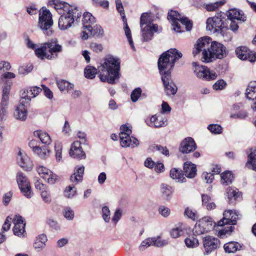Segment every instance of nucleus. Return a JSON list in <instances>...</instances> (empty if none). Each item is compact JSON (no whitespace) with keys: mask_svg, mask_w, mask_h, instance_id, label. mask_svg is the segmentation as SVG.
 <instances>
[{"mask_svg":"<svg viewBox=\"0 0 256 256\" xmlns=\"http://www.w3.org/2000/svg\"><path fill=\"white\" fill-rule=\"evenodd\" d=\"M120 60L112 56L108 55L100 63L98 69L92 66H87L84 70V76L89 79L94 78L96 73L102 82H106L110 84H114L116 80L120 78Z\"/></svg>","mask_w":256,"mask_h":256,"instance_id":"1","label":"nucleus"},{"mask_svg":"<svg viewBox=\"0 0 256 256\" xmlns=\"http://www.w3.org/2000/svg\"><path fill=\"white\" fill-rule=\"evenodd\" d=\"M182 56V54L176 48H171L160 55L158 64L162 78L171 76V70L175 62Z\"/></svg>","mask_w":256,"mask_h":256,"instance_id":"2","label":"nucleus"},{"mask_svg":"<svg viewBox=\"0 0 256 256\" xmlns=\"http://www.w3.org/2000/svg\"><path fill=\"white\" fill-rule=\"evenodd\" d=\"M225 14L224 12L217 13L214 16L208 18L206 20V30L216 36H222L224 40L232 38L227 26L225 24Z\"/></svg>","mask_w":256,"mask_h":256,"instance_id":"3","label":"nucleus"},{"mask_svg":"<svg viewBox=\"0 0 256 256\" xmlns=\"http://www.w3.org/2000/svg\"><path fill=\"white\" fill-rule=\"evenodd\" d=\"M62 47L54 38L44 44L36 50V55L41 60H53L58 58V53L62 52Z\"/></svg>","mask_w":256,"mask_h":256,"instance_id":"4","label":"nucleus"},{"mask_svg":"<svg viewBox=\"0 0 256 256\" xmlns=\"http://www.w3.org/2000/svg\"><path fill=\"white\" fill-rule=\"evenodd\" d=\"M153 18L150 14L143 13L140 19V26L142 40L148 42L151 40L154 33L162 31V28L156 24H153Z\"/></svg>","mask_w":256,"mask_h":256,"instance_id":"5","label":"nucleus"},{"mask_svg":"<svg viewBox=\"0 0 256 256\" xmlns=\"http://www.w3.org/2000/svg\"><path fill=\"white\" fill-rule=\"evenodd\" d=\"M82 12L77 7L68 10L67 12L61 14L58 20V27L65 30L72 26L74 21H78L81 17Z\"/></svg>","mask_w":256,"mask_h":256,"instance_id":"6","label":"nucleus"},{"mask_svg":"<svg viewBox=\"0 0 256 256\" xmlns=\"http://www.w3.org/2000/svg\"><path fill=\"white\" fill-rule=\"evenodd\" d=\"M228 53V50L223 44L212 41L208 53H204L206 62H210L216 59H222L227 56Z\"/></svg>","mask_w":256,"mask_h":256,"instance_id":"7","label":"nucleus"},{"mask_svg":"<svg viewBox=\"0 0 256 256\" xmlns=\"http://www.w3.org/2000/svg\"><path fill=\"white\" fill-rule=\"evenodd\" d=\"M168 18L171 21L173 30L177 32H182L178 22H180L182 24L185 26L186 30L189 31L192 28V22L187 17L182 16L176 11L172 10L169 12Z\"/></svg>","mask_w":256,"mask_h":256,"instance_id":"8","label":"nucleus"},{"mask_svg":"<svg viewBox=\"0 0 256 256\" xmlns=\"http://www.w3.org/2000/svg\"><path fill=\"white\" fill-rule=\"evenodd\" d=\"M52 24V15L50 10L42 8V11L39 12V27L44 34L48 36L52 34L51 27Z\"/></svg>","mask_w":256,"mask_h":256,"instance_id":"9","label":"nucleus"},{"mask_svg":"<svg viewBox=\"0 0 256 256\" xmlns=\"http://www.w3.org/2000/svg\"><path fill=\"white\" fill-rule=\"evenodd\" d=\"M192 70L197 78L202 80H214L217 77L216 72L211 71L204 66L200 65L197 62L192 63Z\"/></svg>","mask_w":256,"mask_h":256,"instance_id":"10","label":"nucleus"},{"mask_svg":"<svg viewBox=\"0 0 256 256\" xmlns=\"http://www.w3.org/2000/svg\"><path fill=\"white\" fill-rule=\"evenodd\" d=\"M212 42V39L208 36L203 37L198 39L194 44L193 50L192 54L194 56H196L200 52H202V60L203 62H206L204 53H208Z\"/></svg>","mask_w":256,"mask_h":256,"instance_id":"11","label":"nucleus"},{"mask_svg":"<svg viewBox=\"0 0 256 256\" xmlns=\"http://www.w3.org/2000/svg\"><path fill=\"white\" fill-rule=\"evenodd\" d=\"M16 182L20 192L27 198H30L32 196V192L30 182L26 176L22 172H18L16 176Z\"/></svg>","mask_w":256,"mask_h":256,"instance_id":"12","label":"nucleus"},{"mask_svg":"<svg viewBox=\"0 0 256 256\" xmlns=\"http://www.w3.org/2000/svg\"><path fill=\"white\" fill-rule=\"evenodd\" d=\"M116 10L122 16V18L124 22V30L125 34L126 36L129 44L132 50H136L134 46V42L132 39L131 31L128 27L127 23L126 18L124 14V9L122 6V2L120 0H116Z\"/></svg>","mask_w":256,"mask_h":256,"instance_id":"13","label":"nucleus"},{"mask_svg":"<svg viewBox=\"0 0 256 256\" xmlns=\"http://www.w3.org/2000/svg\"><path fill=\"white\" fill-rule=\"evenodd\" d=\"M204 254L209 255L220 246V241L212 236H207L202 238Z\"/></svg>","mask_w":256,"mask_h":256,"instance_id":"14","label":"nucleus"},{"mask_svg":"<svg viewBox=\"0 0 256 256\" xmlns=\"http://www.w3.org/2000/svg\"><path fill=\"white\" fill-rule=\"evenodd\" d=\"M239 212L236 210H226L223 213V218L218 222V226H222L225 224L235 225L240 218Z\"/></svg>","mask_w":256,"mask_h":256,"instance_id":"15","label":"nucleus"},{"mask_svg":"<svg viewBox=\"0 0 256 256\" xmlns=\"http://www.w3.org/2000/svg\"><path fill=\"white\" fill-rule=\"evenodd\" d=\"M16 159L18 165L25 170L30 171L32 168L33 163L24 151L18 150Z\"/></svg>","mask_w":256,"mask_h":256,"instance_id":"16","label":"nucleus"},{"mask_svg":"<svg viewBox=\"0 0 256 256\" xmlns=\"http://www.w3.org/2000/svg\"><path fill=\"white\" fill-rule=\"evenodd\" d=\"M36 170L39 175L48 184H54L56 182L58 176L50 170L45 166H39Z\"/></svg>","mask_w":256,"mask_h":256,"instance_id":"17","label":"nucleus"},{"mask_svg":"<svg viewBox=\"0 0 256 256\" xmlns=\"http://www.w3.org/2000/svg\"><path fill=\"white\" fill-rule=\"evenodd\" d=\"M14 224L13 228L14 234L19 237L24 236L26 223L24 222L22 216L16 215L13 218Z\"/></svg>","mask_w":256,"mask_h":256,"instance_id":"18","label":"nucleus"},{"mask_svg":"<svg viewBox=\"0 0 256 256\" xmlns=\"http://www.w3.org/2000/svg\"><path fill=\"white\" fill-rule=\"evenodd\" d=\"M48 6L54 8L60 15L74 8L68 4L60 0H50L48 2Z\"/></svg>","mask_w":256,"mask_h":256,"instance_id":"19","label":"nucleus"},{"mask_svg":"<svg viewBox=\"0 0 256 256\" xmlns=\"http://www.w3.org/2000/svg\"><path fill=\"white\" fill-rule=\"evenodd\" d=\"M26 104L24 102V100H20V104L16 107L14 112V116L15 118L20 121H25L27 118L28 108Z\"/></svg>","mask_w":256,"mask_h":256,"instance_id":"20","label":"nucleus"},{"mask_svg":"<svg viewBox=\"0 0 256 256\" xmlns=\"http://www.w3.org/2000/svg\"><path fill=\"white\" fill-rule=\"evenodd\" d=\"M196 148L194 140L191 137L185 138L180 143L179 150L182 154H188Z\"/></svg>","mask_w":256,"mask_h":256,"instance_id":"21","label":"nucleus"},{"mask_svg":"<svg viewBox=\"0 0 256 256\" xmlns=\"http://www.w3.org/2000/svg\"><path fill=\"white\" fill-rule=\"evenodd\" d=\"M145 122L146 124L152 128H161L167 125V119L162 116L153 115L150 118H148Z\"/></svg>","mask_w":256,"mask_h":256,"instance_id":"22","label":"nucleus"},{"mask_svg":"<svg viewBox=\"0 0 256 256\" xmlns=\"http://www.w3.org/2000/svg\"><path fill=\"white\" fill-rule=\"evenodd\" d=\"M70 155L71 157L78 160L84 159L86 158V154L82 149L80 142L74 141L72 144L70 150Z\"/></svg>","mask_w":256,"mask_h":256,"instance_id":"23","label":"nucleus"},{"mask_svg":"<svg viewBox=\"0 0 256 256\" xmlns=\"http://www.w3.org/2000/svg\"><path fill=\"white\" fill-rule=\"evenodd\" d=\"M162 80L164 86L165 92L167 96L174 95L178 90L176 85L171 80V76H163Z\"/></svg>","mask_w":256,"mask_h":256,"instance_id":"24","label":"nucleus"},{"mask_svg":"<svg viewBox=\"0 0 256 256\" xmlns=\"http://www.w3.org/2000/svg\"><path fill=\"white\" fill-rule=\"evenodd\" d=\"M122 134V137L120 138V144L122 147L134 148L139 144L138 140L136 138L130 135L128 136V134L125 135V134Z\"/></svg>","mask_w":256,"mask_h":256,"instance_id":"25","label":"nucleus"},{"mask_svg":"<svg viewBox=\"0 0 256 256\" xmlns=\"http://www.w3.org/2000/svg\"><path fill=\"white\" fill-rule=\"evenodd\" d=\"M248 160L246 166L256 172V148H251L247 152Z\"/></svg>","mask_w":256,"mask_h":256,"instance_id":"26","label":"nucleus"},{"mask_svg":"<svg viewBox=\"0 0 256 256\" xmlns=\"http://www.w3.org/2000/svg\"><path fill=\"white\" fill-rule=\"evenodd\" d=\"M207 233L213 230L216 223L210 217H204L198 222Z\"/></svg>","mask_w":256,"mask_h":256,"instance_id":"27","label":"nucleus"},{"mask_svg":"<svg viewBox=\"0 0 256 256\" xmlns=\"http://www.w3.org/2000/svg\"><path fill=\"white\" fill-rule=\"evenodd\" d=\"M226 192L230 204L234 203V201L240 199L242 196L241 193L236 188H228Z\"/></svg>","mask_w":256,"mask_h":256,"instance_id":"28","label":"nucleus"},{"mask_svg":"<svg viewBox=\"0 0 256 256\" xmlns=\"http://www.w3.org/2000/svg\"><path fill=\"white\" fill-rule=\"evenodd\" d=\"M224 252L228 254H234L242 249V245L234 241L229 242L224 245Z\"/></svg>","mask_w":256,"mask_h":256,"instance_id":"29","label":"nucleus"},{"mask_svg":"<svg viewBox=\"0 0 256 256\" xmlns=\"http://www.w3.org/2000/svg\"><path fill=\"white\" fill-rule=\"evenodd\" d=\"M226 14L230 20H237L242 22L246 20V18L242 12L236 8L230 10Z\"/></svg>","mask_w":256,"mask_h":256,"instance_id":"30","label":"nucleus"},{"mask_svg":"<svg viewBox=\"0 0 256 256\" xmlns=\"http://www.w3.org/2000/svg\"><path fill=\"white\" fill-rule=\"evenodd\" d=\"M184 170L186 176L188 178H193L196 175V166L191 162H186L184 164Z\"/></svg>","mask_w":256,"mask_h":256,"instance_id":"31","label":"nucleus"},{"mask_svg":"<svg viewBox=\"0 0 256 256\" xmlns=\"http://www.w3.org/2000/svg\"><path fill=\"white\" fill-rule=\"evenodd\" d=\"M82 22L84 28L86 30L95 23L96 18L90 13L86 12L83 14Z\"/></svg>","mask_w":256,"mask_h":256,"instance_id":"32","label":"nucleus"},{"mask_svg":"<svg viewBox=\"0 0 256 256\" xmlns=\"http://www.w3.org/2000/svg\"><path fill=\"white\" fill-rule=\"evenodd\" d=\"M160 192L163 198L167 200H169L171 198L173 190L170 186L166 184H162L160 185Z\"/></svg>","mask_w":256,"mask_h":256,"instance_id":"33","label":"nucleus"},{"mask_svg":"<svg viewBox=\"0 0 256 256\" xmlns=\"http://www.w3.org/2000/svg\"><path fill=\"white\" fill-rule=\"evenodd\" d=\"M34 135L38 137L42 144H49L51 142L50 137L46 132L38 130L34 132Z\"/></svg>","mask_w":256,"mask_h":256,"instance_id":"34","label":"nucleus"},{"mask_svg":"<svg viewBox=\"0 0 256 256\" xmlns=\"http://www.w3.org/2000/svg\"><path fill=\"white\" fill-rule=\"evenodd\" d=\"M47 240V237L45 234H40L36 238L34 244V248L38 251H40L44 248Z\"/></svg>","mask_w":256,"mask_h":256,"instance_id":"35","label":"nucleus"},{"mask_svg":"<svg viewBox=\"0 0 256 256\" xmlns=\"http://www.w3.org/2000/svg\"><path fill=\"white\" fill-rule=\"evenodd\" d=\"M246 96L248 100L256 98V81L249 83L246 90Z\"/></svg>","mask_w":256,"mask_h":256,"instance_id":"36","label":"nucleus"},{"mask_svg":"<svg viewBox=\"0 0 256 256\" xmlns=\"http://www.w3.org/2000/svg\"><path fill=\"white\" fill-rule=\"evenodd\" d=\"M8 101L4 98L0 102V119L2 121L6 119L8 114Z\"/></svg>","mask_w":256,"mask_h":256,"instance_id":"37","label":"nucleus"},{"mask_svg":"<svg viewBox=\"0 0 256 256\" xmlns=\"http://www.w3.org/2000/svg\"><path fill=\"white\" fill-rule=\"evenodd\" d=\"M56 84L59 90L61 92L64 90L68 92L70 90L73 89L74 87V84H73L70 83L64 80H57Z\"/></svg>","mask_w":256,"mask_h":256,"instance_id":"38","label":"nucleus"},{"mask_svg":"<svg viewBox=\"0 0 256 256\" xmlns=\"http://www.w3.org/2000/svg\"><path fill=\"white\" fill-rule=\"evenodd\" d=\"M170 176L172 179L178 180V182H184V180H185L182 170L176 168L170 170Z\"/></svg>","mask_w":256,"mask_h":256,"instance_id":"39","label":"nucleus"},{"mask_svg":"<svg viewBox=\"0 0 256 256\" xmlns=\"http://www.w3.org/2000/svg\"><path fill=\"white\" fill-rule=\"evenodd\" d=\"M33 152L41 158H46L49 154V150L46 146L35 147L34 148Z\"/></svg>","mask_w":256,"mask_h":256,"instance_id":"40","label":"nucleus"},{"mask_svg":"<svg viewBox=\"0 0 256 256\" xmlns=\"http://www.w3.org/2000/svg\"><path fill=\"white\" fill-rule=\"evenodd\" d=\"M90 35L96 36H102L104 35V30L100 25H96L94 27L91 26L90 28L86 30Z\"/></svg>","mask_w":256,"mask_h":256,"instance_id":"41","label":"nucleus"},{"mask_svg":"<svg viewBox=\"0 0 256 256\" xmlns=\"http://www.w3.org/2000/svg\"><path fill=\"white\" fill-rule=\"evenodd\" d=\"M184 226L182 224H179L178 226L173 228L170 232L173 238H176L182 236L184 232Z\"/></svg>","mask_w":256,"mask_h":256,"instance_id":"42","label":"nucleus"},{"mask_svg":"<svg viewBox=\"0 0 256 256\" xmlns=\"http://www.w3.org/2000/svg\"><path fill=\"white\" fill-rule=\"evenodd\" d=\"M248 50H249L246 46H240L236 48V53L240 59L246 60Z\"/></svg>","mask_w":256,"mask_h":256,"instance_id":"43","label":"nucleus"},{"mask_svg":"<svg viewBox=\"0 0 256 256\" xmlns=\"http://www.w3.org/2000/svg\"><path fill=\"white\" fill-rule=\"evenodd\" d=\"M233 176L230 172L228 171L221 174V181L223 184L226 186L232 183Z\"/></svg>","mask_w":256,"mask_h":256,"instance_id":"44","label":"nucleus"},{"mask_svg":"<svg viewBox=\"0 0 256 256\" xmlns=\"http://www.w3.org/2000/svg\"><path fill=\"white\" fill-rule=\"evenodd\" d=\"M76 194V188L74 185L71 184L67 186L64 190V196L68 198H72Z\"/></svg>","mask_w":256,"mask_h":256,"instance_id":"45","label":"nucleus"},{"mask_svg":"<svg viewBox=\"0 0 256 256\" xmlns=\"http://www.w3.org/2000/svg\"><path fill=\"white\" fill-rule=\"evenodd\" d=\"M184 242L187 247L194 248L199 245L198 240L194 236H190L185 239Z\"/></svg>","mask_w":256,"mask_h":256,"instance_id":"46","label":"nucleus"},{"mask_svg":"<svg viewBox=\"0 0 256 256\" xmlns=\"http://www.w3.org/2000/svg\"><path fill=\"white\" fill-rule=\"evenodd\" d=\"M62 146L61 142H57L55 143L54 150L56 158L58 162H60L62 158Z\"/></svg>","mask_w":256,"mask_h":256,"instance_id":"47","label":"nucleus"},{"mask_svg":"<svg viewBox=\"0 0 256 256\" xmlns=\"http://www.w3.org/2000/svg\"><path fill=\"white\" fill-rule=\"evenodd\" d=\"M62 213L64 217L68 220H72L74 218V212L72 208L69 206L64 208Z\"/></svg>","mask_w":256,"mask_h":256,"instance_id":"48","label":"nucleus"},{"mask_svg":"<svg viewBox=\"0 0 256 256\" xmlns=\"http://www.w3.org/2000/svg\"><path fill=\"white\" fill-rule=\"evenodd\" d=\"M224 4L222 1H218L214 3H210L205 5V8L208 12L216 10L220 6Z\"/></svg>","mask_w":256,"mask_h":256,"instance_id":"49","label":"nucleus"},{"mask_svg":"<svg viewBox=\"0 0 256 256\" xmlns=\"http://www.w3.org/2000/svg\"><path fill=\"white\" fill-rule=\"evenodd\" d=\"M184 215L193 220H196L198 218L197 212L189 208H186Z\"/></svg>","mask_w":256,"mask_h":256,"instance_id":"50","label":"nucleus"},{"mask_svg":"<svg viewBox=\"0 0 256 256\" xmlns=\"http://www.w3.org/2000/svg\"><path fill=\"white\" fill-rule=\"evenodd\" d=\"M152 246L156 247H162L168 244V242L165 240H161L160 237L152 238Z\"/></svg>","mask_w":256,"mask_h":256,"instance_id":"51","label":"nucleus"},{"mask_svg":"<svg viewBox=\"0 0 256 256\" xmlns=\"http://www.w3.org/2000/svg\"><path fill=\"white\" fill-rule=\"evenodd\" d=\"M30 92V87L27 88L26 90H24L22 94V96L20 100H24V102L26 104H29L32 98L28 96V95H31V92Z\"/></svg>","mask_w":256,"mask_h":256,"instance_id":"52","label":"nucleus"},{"mask_svg":"<svg viewBox=\"0 0 256 256\" xmlns=\"http://www.w3.org/2000/svg\"><path fill=\"white\" fill-rule=\"evenodd\" d=\"M208 130L212 134H220L222 132V127L217 124H211L208 127Z\"/></svg>","mask_w":256,"mask_h":256,"instance_id":"53","label":"nucleus"},{"mask_svg":"<svg viewBox=\"0 0 256 256\" xmlns=\"http://www.w3.org/2000/svg\"><path fill=\"white\" fill-rule=\"evenodd\" d=\"M152 238H148L146 239L143 240L140 246L138 247L140 251H143L149 246H152Z\"/></svg>","mask_w":256,"mask_h":256,"instance_id":"54","label":"nucleus"},{"mask_svg":"<svg viewBox=\"0 0 256 256\" xmlns=\"http://www.w3.org/2000/svg\"><path fill=\"white\" fill-rule=\"evenodd\" d=\"M248 116V112L244 110H240L238 113L232 114L230 115L232 118L244 119Z\"/></svg>","mask_w":256,"mask_h":256,"instance_id":"55","label":"nucleus"},{"mask_svg":"<svg viewBox=\"0 0 256 256\" xmlns=\"http://www.w3.org/2000/svg\"><path fill=\"white\" fill-rule=\"evenodd\" d=\"M40 196L42 200L46 204H50L52 202L50 194L48 189L44 192H41Z\"/></svg>","mask_w":256,"mask_h":256,"instance_id":"56","label":"nucleus"},{"mask_svg":"<svg viewBox=\"0 0 256 256\" xmlns=\"http://www.w3.org/2000/svg\"><path fill=\"white\" fill-rule=\"evenodd\" d=\"M142 94V90L140 88H136L132 92L130 98L132 102H136Z\"/></svg>","mask_w":256,"mask_h":256,"instance_id":"57","label":"nucleus"},{"mask_svg":"<svg viewBox=\"0 0 256 256\" xmlns=\"http://www.w3.org/2000/svg\"><path fill=\"white\" fill-rule=\"evenodd\" d=\"M192 232L195 236H199L206 233L204 228H202L198 222H196V224L193 228Z\"/></svg>","mask_w":256,"mask_h":256,"instance_id":"58","label":"nucleus"},{"mask_svg":"<svg viewBox=\"0 0 256 256\" xmlns=\"http://www.w3.org/2000/svg\"><path fill=\"white\" fill-rule=\"evenodd\" d=\"M234 228L232 226H230L220 230L218 232V236L222 238L225 235H230L231 233L234 231Z\"/></svg>","mask_w":256,"mask_h":256,"instance_id":"59","label":"nucleus"},{"mask_svg":"<svg viewBox=\"0 0 256 256\" xmlns=\"http://www.w3.org/2000/svg\"><path fill=\"white\" fill-rule=\"evenodd\" d=\"M102 218L106 222L110 220V210L108 206H104L102 208Z\"/></svg>","mask_w":256,"mask_h":256,"instance_id":"60","label":"nucleus"},{"mask_svg":"<svg viewBox=\"0 0 256 256\" xmlns=\"http://www.w3.org/2000/svg\"><path fill=\"white\" fill-rule=\"evenodd\" d=\"M132 131L131 130V128L130 126H128L127 125L124 124L122 125L120 128V132L119 134L120 138L122 137V134H125L126 135H130L132 134Z\"/></svg>","mask_w":256,"mask_h":256,"instance_id":"61","label":"nucleus"},{"mask_svg":"<svg viewBox=\"0 0 256 256\" xmlns=\"http://www.w3.org/2000/svg\"><path fill=\"white\" fill-rule=\"evenodd\" d=\"M84 166L83 165L77 166L74 168V174H76L83 179Z\"/></svg>","mask_w":256,"mask_h":256,"instance_id":"62","label":"nucleus"},{"mask_svg":"<svg viewBox=\"0 0 256 256\" xmlns=\"http://www.w3.org/2000/svg\"><path fill=\"white\" fill-rule=\"evenodd\" d=\"M226 84L224 80H220L215 82L213 85V88L216 90H222L225 88Z\"/></svg>","mask_w":256,"mask_h":256,"instance_id":"63","label":"nucleus"},{"mask_svg":"<svg viewBox=\"0 0 256 256\" xmlns=\"http://www.w3.org/2000/svg\"><path fill=\"white\" fill-rule=\"evenodd\" d=\"M158 212L162 216L168 217L170 214V210L164 206H161L159 207Z\"/></svg>","mask_w":256,"mask_h":256,"instance_id":"64","label":"nucleus"}]
</instances>
